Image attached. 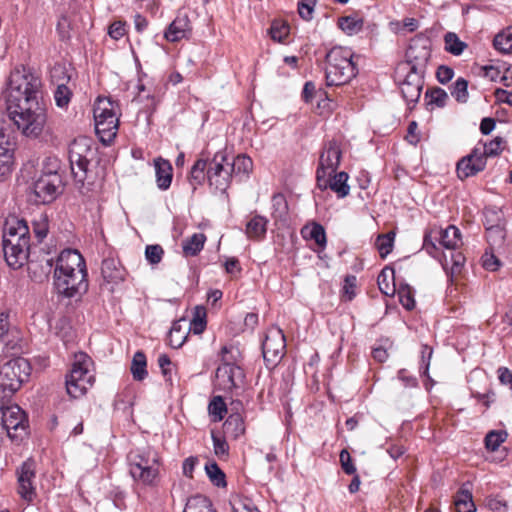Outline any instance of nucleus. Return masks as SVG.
Returning a JSON list of instances; mask_svg holds the SVG:
<instances>
[{"label":"nucleus","mask_w":512,"mask_h":512,"mask_svg":"<svg viewBox=\"0 0 512 512\" xmlns=\"http://www.w3.org/2000/svg\"><path fill=\"white\" fill-rule=\"evenodd\" d=\"M18 334V330L10 323L9 311L0 310V340L6 345L14 344Z\"/></svg>","instance_id":"28"},{"label":"nucleus","mask_w":512,"mask_h":512,"mask_svg":"<svg viewBox=\"0 0 512 512\" xmlns=\"http://www.w3.org/2000/svg\"><path fill=\"white\" fill-rule=\"evenodd\" d=\"M31 374V365L27 359L17 357L0 367V398H11L26 382Z\"/></svg>","instance_id":"5"},{"label":"nucleus","mask_w":512,"mask_h":512,"mask_svg":"<svg viewBox=\"0 0 512 512\" xmlns=\"http://www.w3.org/2000/svg\"><path fill=\"white\" fill-rule=\"evenodd\" d=\"M206 236L203 233H194L182 243L183 254L186 257H193L203 249Z\"/></svg>","instance_id":"33"},{"label":"nucleus","mask_w":512,"mask_h":512,"mask_svg":"<svg viewBox=\"0 0 512 512\" xmlns=\"http://www.w3.org/2000/svg\"><path fill=\"white\" fill-rule=\"evenodd\" d=\"M211 437L213 441L214 454L220 459L227 458L229 455V445L225 437L217 435L213 431L211 432Z\"/></svg>","instance_id":"54"},{"label":"nucleus","mask_w":512,"mask_h":512,"mask_svg":"<svg viewBox=\"0 0 512 512\" xmlns=\"http://www.w3.org/2000/svg\"><path fill=\"white\" fill-rule=\"evenodd\" d=\"M268 220L260 215H255L246 224V235L250 239L260 240L264 238L267 231Z\"/></svg>","instance_id":"30"},{"label":"nucleus","mask_w":512,"mask_h":512,"mask_svg":"<svg viewBox=\"0 0 512 512\" xmlns=\"http://www.w3.org/2000/svg\"><path fill=\"white\" fill-rule=\"evenodd\" d=\"M482 264L486 270L496 271L500 266V261L493 253L485 252L482 256Z\"/></svg>","instance_id":"64"},{"label":"nucleus","mask_w":512,"mask_h":512,"mask_svg":"<svg viewBox=\"0 0 512 512\" xmlns=\"http://www.w3.org/2000/svg\"><path fill=\"white\" fill-rule=\"evenodd\" d=\"M230 171L233 177L238 181H242L249 176L253 169L252 159L246 155H237L236 157H228Z\"/></svg>","instance_id":"25"},{"label":"nucleus","mask_w":512,"mask_h":512,"mask_svg":"<svg viewBox=\"0 0 512 512\" xmlns=\"http://www.w3.org/2000/svg\"><path fill=\"white\" fill-rule=\"evenodd\" d=\"M432 354H433V350L431 347H429L428 345L422 346L421 363H420L419 370L423 376L429 377L428 372H429V366H430Z\"/></svg>","instance_id":"59"},{"label":"nucleus","mask_w":512,"mask_h":512,"mask_svg":"<svg viewBox=\"0 0 512 512\" xmlns=\"http://www.w3.org/2000/svg\"><path fill=\"white\" fill-rule=\"evenodd\" d=\"M125 274V269L122 267L119 260L112 257L103 259L101 275L105 282L119 284L124 281Z\"/></svg>","instance_id":"24"},{"label":"nucleus","mask_w":512,"mask_h":512,"mask_svg":"<svg viewBox=\"0 0 512 512\" xmlns=\"http://www.w3.org/2000/svg\"><path fill=\"white\" fill-rule=\"evenodd\" d=\"M95 131L100 141L109 145L119 128L118 104L106 98H98L93 109Z\"/></svg>","instance_id":"6"},{"label":"nucleus","mask_w":512,"mask_h":512,"mask_svg":"<svg viewBox=\"0 0 512 512\" xmlns=\"http://www.w3.org/2000/svg\"><path fill=\"white\" fill-rule=\"evenodd\" d=\"M451 95L459 103H466L468 100V81L462 77L458 78L450 87Z\"/></svg>","instance_id":"49"},{"label":"nucleus","mask_w":512,"mask_h":512,"mask_svg":"<svg viewBox=\"0 0 512 512\" xmlns=\"http://www.w3.org/2000/svg\"><path fill=\"white\" fill-rule=\"evenodd\" d=\"M445 50L452 55L459 56L467 48V44L460 40L454 32H448L444 36Z\"/></svg>","instance_id":"42"},{"label":"nucleus","mask_w":512,"mask_h":512,"mask_svg":"<svg viewBox=\"0 0 512 512\" xmlns=\"http://www.w3.org/2000/svg\"><path fill=\"white\" fill-rule=\"evenodd\" d=\"M156 183L159 189L167 190L172 182L173 168L168 160L158 158L155 160Z\"/></svg>","instance_id":"27"},{"label":"nucleus","mask_w":512,"mask_h":512,"mask_svg":"<svg viewBox=\"0 0 512 512\" xmlns=\"http://www.w3.org/2000/svg\"><path fill=\"white\" fill-rule=\"evenodd\" d=\"M147 360L146 356L142 351H137L132 359L131 373L133 379L136 381H142L147 377Z\"/></svg>","instance_id":"34"},{"label":"nucleus","mask_w":512,"mask_h":512,"mask_svg":"<svg viewBox=\"0 0 512 512\" xmlns=\"http://www.w3.org/2000/svg\"><path fill=\"white\" fill-rule=\"evenodd\" d=\"M395 78L399 85L403 99L408 106L413 107L420 99L424 86V75L412 72H400L395 69Z\"/></svg>","instance_id":"14"},{"label":"nucleus","mask_w":512,"mask_h":512,"mask_svg":"<svg viewBox=\"0 0 512 512\" xmlns=\"http://www.w3.org/2000/svg\"><path fill=\"white\" fill-rule=\"evenodd\" d=\"M289 32V25L282 20H274L269 30L271 38L279 43H283L286 40Z\"/></svg>","instance_id":"48"},{"label":"nucleus","mask_w":512,"mask_h":512,"mask_svg":"<svg viewBox=\"0 0 512 512\" xmlns=\"http://www.w3.org/2000/svg\"><path fill=\"white\" fill-rule=\"evenodd\" d=\"M394 238L395 234L393 232L381 234L377 237L375 244L381 258H385L391 253L394 246Z\"/></svg>","instance_id":"47"},{"label":"nucleus","mask_w":512,"mask_h":512,"mask_svg":"<svg viewBox=\"0 0 512 512\" xmlns=\"http://www.w3.org/2000/svg\"><path fill=\"white\" fill-rule=\"evenodd\" d=\"M91 358L85 353L75 354L71 370L66 376V390L72 398H80L93 385L94 376L90 372Z\"/></svg>","instance_id":"7"},{"label":"nucleus","mask_w":512,"mask_h":512,"mask_svg":"<svg viewBox=\"0 0 512 512\" xmlns=\"http://www.w3.org/2000/svg\"><path fill=\"white\" fill-rule=\"evenodd\" d=\"M17 474V492L21 499L27 503L33 502L36 497L35 487V463L32 460H27L21 464L16 470Z\"/></svg>","instance_id":"16"},{"label":"nucleus","mask_w":512,"mask_h":512,"mask_svg":"<svg viewBox=\"0 0 512 512\" xmlns=\"http://www.w3.org/2000/svg\"><path fill=\"white\" fill-rule=\"evenodd\" d=\"M41 87L40 77L24 67L16 68L10 74L7 88L8 116L27 137H38L47 121Z\"/></svg>","instance_id":"1"},{"label":"nucleus","mask_w":512,"mask_h":512,"mask_svg":"<svg viewBox=\"0 0 512 512\" xmlns=\"http://www.w3.org/2000/svg\"><path fill=\"white\" fill-rule=\"evenodd\" d=\"M224 434L230 438L238 439L245 433L244 419L239 413H232L223 424Z\"/></svg>","instance_id":"29"},{"label":"nucleus","mask_w":512,"mask_h":512,"mask_svg":"<svg viewBox=\"0 0 512 512\" xmlns=\"http://www.w3.org/2000/svg\"><path fill=\"white\" fill-rule=\"evenodd\" d=\"M33 233L37 243H41L48 234V222L46 218H41L33 222Z\"/></svg>","instance_id":"60"},{"label":"nucleus","mask_w":512,"mask_h":512,"mask_svg":"<svg viewBox=\"0 0 512 512\" xmlns=\"http://www.w3.org/2000/svg\"><path fill=\"white\" fill-rule=\"evenodd\" d=\"M435 239H439V243L447 249H456L461 243L460 230L454 225H449L445 229L435 228Z\"/></svg>","instance_id":"26"},{"label":"nucleus","mask_w":512,"mask_h":512,"mask_svg":"<svg viewBox=\"0 0 512 512\" xmlns=\"http://www.w3.org/2000/svg\"><path fill=\"white\" fill-rule=\"evenodd\" d=\"M209 162L206 159H198L190 170L189 180L194 188L201 185L207 178Z\"/></svg>","instance_id":"35"},{"label":"nucleus","mask_w":512,"mask_h":512,"mask_svg":"<svg viewBox=\"0 0 512 512\" xmlns=\"http://www.w3.org/2000/svg\"><path fill=\"white\" fill-rule=\"evenodd\" d=\"M206 309L202 306H196L193 312V318L190 321L189 331L194 334H201L206 328Z\"/></svg>","instance_id":"44"},{"label":"nucleus","mask_w":512,"mask_h":512,"mask_svg":"<svg viewBox=\"0 0 512 512\" xmlns=\"http://www.w3.org/2000/svg\"><path fill=\"white\" fill-rule=\"evenodd\" d=\"M399 302L408 311L415 308L414 291L408 284L400 285L397 291Z\"/></svg>","instance_id":"51"},{"label":"nucleus","mask_w":512,"mask_h":512,"mask_svg":"<svg viewBox=\"0 0 512 512\" xmlns=\"http://www.w3.org/2000/svg\"><path fill=\"white\" fill-rule=\"evenodd\" d=\"M341 156L342 150L340 142L335 139L325 142L319 157L316 175H323V173L333 174L336 172L340 164Z\"/></svg>","instance_id":"18"},{"label":"nucleus","mask_w":512,"mask_h":512,"mask_svg":"<svg viewBox=\"0 0 512 512\" xmlns=\"http://www.w3.org/2000/svg\"><path fill=\"white\" fill-rule=\"evenodd\" d=\"M389 278L394 279V270L385 268L377 278L379 290L386 296H393L396 292L395 283H390Z\"/></svg>","instance_id":"38"},{"label":"nucleus","mask_w":512,"mask_h":512,"mask_svg":"<svg viewBox=\"0 0 512 512\" xmlns=\"http://www.w3.org/2000/svg\"><path fill=\"white\" fill-rule=\"evenodd\" d=\"M191 32L190 20L186 14L178 15L167 27L164 38L169 42H178Z\"/></svg>","instance_id":"23"},{"label":"nucleus","mask_w":512,"mask_h":512,"mask_svg":"<svg viewBox=\"0 0 512 512\" xmlns=\"http://www.w3.org/2000/svg\"><path fill=\"white\" fill-rule=\"evenodd\" d=\"M405 57V61L400 62L396 67L399 68L400 72L410 71L425 76L431 57V50L425 42L420 40L412 41L406 51Z\"/></svg>","instance_id":"11"},{"label":"nucleus","mask_w":512,"mask_h":512,"mask_svg":"<svg viewBox=\"0 0 512 512\" xmlns=\"http://www.w3.org/2000/svg\"><path fill=\"white\" fill-rule=\"evenodd\" d=\"M62 188V176L56 169L43 171L31 186L30 199L35 204H49L62 193Z\"/></svg>","instance_id":"8"},{"label":"nucleus","mask_w":512,"mask_h":512,"mask_svg":"<svg viewBox=\"0 0 512 512\" xmlns=\"http://www.w3.org/2000/svg\"><path fill=\"white\" fill-rule=\"evenodd\" d=\"M183 323H185V319L175 321L172 324L168 334V342L172 348H180L187 339L188 332Z\"/></svg>","instance_id":"32"},{"label":"nucleus","mask_w":512,"mask_h":512,"mask_svg":"<svg viewBox=\"0 0 512 512\" xmlns=\"http://www.w3.org/2000/svg\"><path fill=\"white\" fill-rule=\"evenodd\" d=\"M339 458L341 467L346 474L352 475L356 473V467L352 462L350 453L346 449L340 452Z\"/></svg>","instance_id":"61"},{"label":"nucleus","mask_w":512,"mask_h":512,"mask_svg":"<svg viewBox=\"0 0 512 512\" xmlns=\"http://www.w3.org/2000/svg\"><path fill=\"white\" fill-rule=\"evenodd\" d=\"M15 138L5 127L0 114V182L10 179L15 166Z\"/></svg>","instance_id":"13"},{"label":"nucleus","mask_w":512,"mask_h":512,"mask_svg":"<svg viewBox=\"0 0 512 512\" xmlns=\"http://www.w3.org/2000/svg\"><path fill=\"white\" fill-rule=\"evenodd\" d=\"M56 30L59 35V38L62 41H66L71 38L72 24L70 19L66 15L60 17L57 23Z\"/></svg>","instance_id":"56"},{"label":"nucleus","mask_w":512,"mask_h":512,"mask_svg":"<svg viewBox=\"0 0 512 512\" xmlns=\"http://www.w3.org/2000/svg\"><path fill=\"white\" fill-rule=\"evenodd\" d=\"M208 412L213 422H220L227 413V406L221 396H214L208 405Z\"/></svg>","instance_id":"41"},{"label":"nucleus","mask_w":512,"mask_h":512,"mask_svg":"<svg viewBox=\"0 0 512 512\" xmlns=\"http://www.w3.org/2000/svg\"><path fill=\"white\" fill-rule=\"evenodd\" d=\"M54 284L58 293L68 298L87 291L86 264L77 250L66 249L60 253L54 270Z\"/></svg>","instance_id":"2"},{"label":"nucleus","mask_w":512,"mask_h":512,"mask_svg":"<svg viewBox=\"0 0 512 512\" xmlns=\"http://www.w3.org/2000/svg\"><path fill=\"white\" fill-rule=\"evenodd\" d=\"M316 0H301L298 3V13L305 21H310L313 18Z\"/></svg>","instance_id":"57"},{"label":"nucleus","mask_w":512,"mask_h":512,"mask_svg":"<svg viewBox=\"0 0 512 512\" xmlns=\"http://www.w3.org/2000/svg\"><path fill=\"white\" fill-rule=\"evenodd\" d=\"M205 471L210 481L217 487H225L226 476L225 473L220 469L216 462H209L205 465Z\"/></svg>","instance_id":"45"},{"label":"nucleus","mask_w":512,"mask_h":512,"mask_svg":"<svg viewBox=\"0 0 512 512\" xmlns=\"http://www.w3.org/2000/svg\"><path fill=\"white\" fill-rule=\"evenodd\" d=\"M0 430L13 442L22 441L27 435L28 421L25 412L18 405L2 406Z\"/></svg>","instance_id":"10"},{"label":"nucleus","mask_w":512,"mask_h":512,"mask_svg":"<svg viewBox=\"0 0 512 512\" xmlns=\"http://www.w3.org/2000/svg\"><path fill=\"white\" fill-rule=\"evenodd\" d=\"M487 161L480 151V146H475L470 154L460 159L456 166V172L459 179L475 176L483 171L486 167Z\"/></svg>","instance_id":"19"},{"label":"nucleus","mask_w":512,"mask_h":512,"mask_svg":"<svg viewBox=\"0 0 512 512\" xmlns=\"http://www.w3.org/2000/svg\"><path fill=\"white\" fill-rule=\"evenodd\" d=\"M95 152L92 148V139L80 136L74 139L69 146V161L71 171L76 181L84 183L88 175V166Z\"/></svg>","instance_id":"9"},{"label":"nucleus","mask_w":512,"mask_h":512,"mask_svg":"<svg viewBox=\"0 0 512 512\" xmlns=\"http://www.w3.org/2000/svg\"><path fill=\"white\" fill-rule=\"evenodd\" d=\"M183 512H216L210 499L197 494L188 498Z\"/></svg>","instance_id":"31"},{"label":"nucleus","mask_w":512,"mask_h":512,"mask_svg":"<svg viewBox=\"0 0 512 512\" xmlns=\"http://www.w3.org/2000/svg\"><path fill=\"white\" fill-rule=\"evenodd\" d=\"M505 141L502 137H495L489 142H479L476 146H480V151L483 153L485 159L499 155L504 148Z\"/></svg>","instance_id":"43"},{"label":"nucleus","mask_w":512,"mask_h":512,"mask_svg":"<svg viewBox=\"0 0 512 512\" xmlns=\"http://www.w3.org/2000/svg\"><path fill=\"white\" fill-rule=\"evenodd\" d=\"M349 48L336 46L326 54L325 78L328 86H341L349 83L358 73Z\"/></svg>","instance_id":"4"},{"label":"nucleus","mask_w":512,"mask_h":512,"mask_svg":"<svg viewBox=\"0 0 512 512\" xmlns=\"http://www.w3.org/2000/svg\"><path fill=\"white\" fill-rule=\"evenodd\" d=\"M433 238H435V230L431 229L430 231H426L424 235L423 240V249L426 250V252L435 257L437 252V246L435 242L433 241Z\"/></svg>","instance_id":"62"},{"label":"nucleus","mask_w":512,"mask_h":512,"mask_svg":"<svg viewBox=\"0 0 512 512\" xmlns=\"http://www.w3.org/2000/svg\"><path fill=\"white\" fill-rule=\"evenodd\" d=\"M426 98L429 99L428 104L434 105L438 108H443L446 106L449 96L447 92L440 88L434 87L432 89H428L425 93Z\"/></svg>","instance_id":"46"},{"label":"nucleus","mask_w":512,"mask_h":512,"mask_svg":"<svg viewBox=\"0 0 512 512\" xmlns=\"http://www.w3.org/2000/svg\"><path fill=\"white\" fill-rule=\"evenodd\" d=\"M2 250L8 266L13 269H19L27 262L30 246H18L9 242L2 243Z\"/></svg>","instance_id":"22"},{"label":"nucleus","mask_w":512,"mask_h":512,"mask_svg":"<svg viewBox=\"0 0 512 512\" xmlns=\"http://www.w3.org/2000/svg\"><path fill=\"white\" fill-rule=\"evenodd\" d=\"M486 237L492 248H500L505 238V232L500 225L486 227Z\"/></svg>","instance_id":"52"},{"label":"nucleus","mask_w":512,"mask_h":512,"mask_svg":"<svg viewBox=\"0 0 512 512\" xmlns=\"http://www.w3.org/2000/svg\"><path fill=\"white\" fill-rule=\"evenodd\" d=\"M454 507L456 512H474L472 494L468 490H460L454 498Z\"/></svg>","instance_id":"40"},{"label":"nucleus","mask_w":512,"mask_h":512,"mask_svg":"<svg viewBox=\"0 0 512 512\" xmlns=\"http://www.w3.org/2000/svg\"><path fill=\"white\" fill-rule=\"evenodd\" d=\"M244 377L239 365L221 364L216 370V386L222 391H232L243 384Z\"/></svg>","instance_id":"20"},{"label":"nucleus","mask_w":512,"mask_h":512,"mask_svg":"<svg viewBox=\"0 0 512 512\" xmlns=\"http://www.w3.org/2000/svg\"><path fill=\"white\" fill-rule=\"evenodd\" d=\"M2 243H13L18 246H30V230L24 219L11 216L5 221L3 227Z\"/></svg>","instance_id":"17"},{"label":"nucleus","mask_w":512,"mask_h":512,"mask_svg":"<svg viewBox=\"0 0 512 512\" xmlns=\"http://www.w3.org/2000/svg\"><path fill=\"white\" fill-rule=\"evenodd\" d=\"M129 473L134 481L145 486H155L159 480L162 459L152 447L132 449L127 454Z\"/></svg>","instance_id":"3"},{"label":"nucleus","mask_w":512,"mask_h":512,"mask_svg":"<svg viewBox=\"0 0 512 512\" xmlns=\"http://www.w3.org/2000/svg\"><path fill=\"white\" fill-rule=\"evenodd\" d=\"M484 76L488 78L491 81H497L500 80H506L507 77L505 76V73L509 71L510 67L506 63H504L502 66H484L483 68Z\"/></svg>","instance_id":"53"},{"label":"nucleus","mask_w":512,"mask_h":512,"mask_svg":"<svg viewBox=\"0 0 512 512\" xmlns=\"http://www.w3.org/2000/svg\"><path fill=\"white\" fill-rule=\"evenodd\" d=\"M288 203L282 193L272 196V216L275 220L285 221L288 216Z\"/></svg>","instance_id":"36"},{"label":"nucleus","mask_w":512,"mask_h":512,"mask_svg":"<svg viewBox=\"0 0 512 512\" xmlns=\"http://www.w3.org/2000/svg\"><path fill=\"white\" fill-rule=\"evenodd\" d=\"M285 348L286 341L282 330L278 328L269 330L262 342V354L266 366L275 367L284 355Z\"/></svg>","instance_id":"15"},{"label":"nucleus","mask_w":512,"mask_h":512,"mask_svg":"<svg viewBox=\"0 0 512 512\" xmlns=\"http://www.w3.org/2000/svg\"><path fill=\"white\" fill-rule=\"evenodd\" d=\"M349 179V175L341 171L339 173L334 172L323 173V175H316L317 187L324 191L326 189H331L336 193L338 198H345L350 193V186L347 181Z\"/></svg>","instance_id":"21"},{"label":"nucleus","mask_w":512,"mask_h":512,"mask_svg":"<svg viewBox=\"0 0 512 512\" xmlns=\"http://www.w3.org/2000/svg\"><path fill=\"white\" fill-rule=\"evenodd\" d=\"M126 33L125 23L122 21L113 22L108 29V34L111 38L119 40Z\"/></svg>","instance_id":"63"},{"label":"nucleus","mask_w":512,"mask_h":512,"mask_svg":"<svg viewBox=\"0 0 512 512\" xmlns=\"http://www.w3.org/2000/svg\"><path fill=\"white\" fill-rule=\"evenodd\" d=\"M494 48L503 53L510 54L512 52V30L507 27L502 32L498 33L493 40Z\"/></svg>","instance_id":"37"},{"label":"nucleus","mask_w":512,"mask_h":512,"mask_svg":"<svg viewBox=\"0 0 512 512\" xmlns=\"http://www.w3.org/2000/svg\"><path fill=\"white\" fill-rule=\"evenodd\" d=\"M164 250L159 244L147 245L145 248L146 260L151 265H157L162 261Z\"/></svg>","instance_id":"55"},{"label":"nucleus","mask_w":512,"mask_h":512,"mask_svg":"<svg viewBox=\"0 0 512 512\" xmlns=\"http://www.w3.org/2000/svg\"><path fill=\"white\" fill-rule=\"evenodd\" d=\"M230 169L228 156L222 151L217 152L209 161L207 169V179L210 187L221 193L226 192L234 179Z\"/></svg>","instance_id":"12"},{"label":"nucleus","mask_w":512,"mask_h":512,"mask_svg":"<svg viewBox=\"0 0 512 512\" xmlns=\"http://www.w3.org/2000/svg\"><path fill=\"white\" fill-rule=\"evenodd\" d=\"M302 234L304 237L315 241L319 247L324 248L326 246V232L321 224L313 223L311 227H305L302 229Z\"/></svg>","instance_id":"39"},{"label":"nucleus","mask_w":512,"mask_h":512,"mask_svg":"<svg viewBox=\"0 0 512 512\" xmlns=\"http://www.w3.org/2000/svg\"><path fill=\"white\" fill-rule=\"evenodd\" d=\"M506 431H490L485 437V447L491 452H497L501 444L507 439Z\"/></svg>","instance_id":"50"},{"label":"nucleus","mask_w":512,"mask_h":512,"mask_svg":"<svg viewBox=\"0 0 512 512\" xmlns=\"http://www.w3.org/2000/svg\"><path fill=\"white\" fill-rule=\"evenodd\" d=\"M54 98L57 106L65 107L70 102L71 91L66 85L59 84L54 93Z\"/></svg>","instance_id":"58"}]
</instances>
